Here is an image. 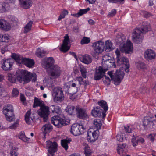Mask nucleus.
Here are the masks:
<instances>
[{
    "instance_id": "69168bd1",
    "label": "nucleus",
    "mask_w": 156,
    "mask_h": 156,
    "mask_svg": "<svg viewBox=\"0 0 156 156\" xmlns=\"http://www.w3.org/2000/svg\"><path fill=\"white\" fill-rule=\"evenodd\" d=\"M3 108H8V109L9 110L11 109V110H14L12 105L10 104H8L5 105L4 107Z\"/></svg>"
},
{
    "instance_id": "a878e982",
    "label": "nucleus",
    "mask_w": 156,
    "mask_h": 156,
    "mask_svg": "<svg viewBox=\"0 0 156 156\" xmlns=\"http://www.w3.org/2000/svg\"><path fill=\"white\" fill-rule=\"evenodd\" d=\"M23 62V64L25 65L27 67L29 68L32 67L35 64L34 62L33 59L26 58H24Z\"/></svg>"
},
{
    "instance_id": "aec40b11",
    "label": "nucleus",
    "mask_w": 156,
    "mask_h": 156,
    "mask_svg": "<svg viewBox=\"0 0 156 156\" xmlns=\"http://www.w3.org/2000/svg\"><path fill=\"white\" fill-rule=\"evenodd\" d=\"M144 56L146 59L149 61L154 59L156 56V54L153 51L148 49L145 51Z\"/></svg>"
},
{
    "instance_id": "603ef678",
    "label": "nucleus",
    "mask_w": 156,
    "mask_h": 156,
    "mask_svg": "<svg viewBox=\"0 0 156 156\" xmlns=\"http://www.w3.org/2000/svg\"><path fill=\"white\" fill-rule=\"evenodd\" d=\"M19 138L23 141L27 142V141L28 138L25 136L24 133L21 132L19 135Z\"/></svg>"
},
{
    "instance_id": "1a4fd4ad",
    "label": "nucleus",
    "mask_w": 156,
    "mask_h": 156,
    "mask_svg": "<svg viewBox=\"0 0 156 156\" xmlns=\"http://www.w3.org/2000/svg\"><path fill=\"white\" fill-rule=\"evenodd\" d=\"M76 116L79 119L85 120L88 117L86 110L79 106L76 107Z\"/></svg>"
},
{
    "instance_id": "ddd939ff",
    "label": "nucleus",
    "mask_w": 156,
    "mask_h": 156,
    "mask_svg": "<svg viewBox=\"0 0 156 156\" xmlns=\"http://www.w3.org/2000/svg\"><path fill=\"white\" fill-rule=\"evenodd\" d=\"M21 73L23 75V76L19 77L18 79L19 80L20 83L23 80L25 83H27L29 82L31 80L33 76V73L28 72L26 70H23Z\"/></svg>"
},
{
    "instance_id": "c03bdc74",
    "label": "nucleus",
    "mask_w": 156,
    "mask_h": 156,
    "mask_svg": "<svg viewBox=\"0 0 156 156\" xmlns=\"http://www.w3.org/2000/svg\"><path fill=\"white\" fill-rule=\"evenodd\" d=\"M18 148L12 147L10 150V154L11 156H18V153L17 152Z\"/></svg>"
},
{
    "instance_id": "680f3d73",
    "label": "nucleus",
    "mask_w": 156,
    "mask_h": 156,
    "mask_svg": "<svg viewBox=\"0 0 156 156\" xmlns=\"http://www.w3.org/2000/svg\"><path fill=\"white\" fill-rule=\"evenodd\" d=\"M156 136L155 134H151L148 135V138L150 139V140L152 142L154 141V137Z\"/></svg>"
},
{
    "instance_id": "b1692460",
    "label": "nucleus",
    "mask_w": 156,
    "mask_h": 156,
    "mask_svg": "<svg viewBox=\"0 0 156 156\" xmlns=\"http://www.w3.org/2000/svg\"><path fill=\"white\" fill-rule=\"evenodd\" d=\"M80 59L82 62L87 64L91 63L92 61L91 56L87 54L82 55Z\"/></svg>"
},
{
    "instance_id": "423d86ee",
    "label": "nucleus",
    "mask_w": 156,
    "mask_h": 156,
    "mask_svg": "<svg viewBox=\"0 0 156 156\" xmlns=\"http://www.w3.org/2000/svg\"><path fill=\"white\" fill-rule=\"evenodd\" d=\"M53 95L54 98L57 101L61 102L64 99V95L62 88L60 87H55L53 90Z\"/></svg>"
},
{
    "instance_id": "e433bc0d",
    "label": "nucleus",
    "mask_w": 156,
    "mask_h": 156,
    "mask_svg": "<svg viewBox=\"0 0 156 156\" xmlns=\"http://www.w3.org/2000/svg\"><path fill=\"white\" fill-rule=\"evenodd\" d=\"M33 21H30L24 27V33H27L30 31L31 29V27Z\"/></svg>"
},
{
    "instance_id": "37998d69",
    "label": "nucleus",
    "mask_w": 156,
    "mask_h": 156,
    "mask_svg": "<svg viewBox=\"0 0 156 156\" xmlns=\"http://www.w3.org/2000/svg\"><path fill=\"white\" fill-rule=\"evenodd\" d=\"M84 154L86 156H90L92 151L88 145H86L84 147Z\"/></svg>"
},
{
    "instance_id": "c756f323",
    "label": "nucleus",
    "mask_w": 156,
    "mask_h": 156,
    "mask_svg": "<svg viewBox=\"0 0 156 156\" xmlns=\"http://www.w3.org/2000/svg\"><path fill=\"white\" fill-rule=\"evenodd\" d=\"M105 51L107 52H109L114 49L113 44L110 40H107L105 42Z\"/></svg>"
},
{
    "instance_id": "0eeeda50",
    "label": "nucleus",
    "mask_w": 156,
    "mask_h": 156,
    "mask_svg": "<svg viewBox=\"0 0 156 156\" xmlns=\"http://www.w3.org/2000/svg\"><path fill=\"white\" fill-rule=\"evenodd\" d=\"M46 147L48 148V154L49 156H54L55 153L56 152L57 150L58 144L56 142H52L51 141H48L46 142Z\"/></svg>"
},
{
    "instance_id": "3c124183",
    "label": "nucleus",
    "mask_w": 156,
    "mask_h": 156,
    "mask_svg": "<svg viewBox=\"0 0 156 156\" xmlns=\"http://www.w3.org/2000/svg\"><path fill=\"white\" fill-rule=\"evenodd\" d=\"M90 10V9L89 8H87L86 9H80L78 12L79 16H80L83 14L86 13Z\"/></svg>"
},
{
    "instance_id": "58836bf2",
    "label": "nucleus",
    "mask_w": 156,
    "mask_h": 156,
    "mask_svg": "<svg viewBox=\"0 0 156 156\" xmlns=\"http://www.w3.org/2000/svg\"><path fill=\"white\" fill-rule=\"evenodd\" d=\"M9 7V5L4 2H0V11L1 12H5Z\"/></svg>"
},
{
    "instance_id": "7c9ffc66",
    "label": "nucleus",
    "mask_w": 156,
    "mask_h": 156,
    "mask_svg": "<svg viewBox=\"0 0 156 156\" xmlns=\"http://www.w3.org/2000/svg\"><path fill=\"white\" fill-rule=\"evenodd\" d=\"M76 107L74 106H68L66 108V112L70 115H76Z\"/></svg>"
},
{
    "instance_id": "6e6d98bb",
    "label": "nucleus",
    "mask_w": 156,
    "mask_h": 156,
    "mask_svg": "<svg viewBox=\"0 0 156 156\" xmlns=\"http://www.w3.org/2000/svg\"><path fill=\"white\" fill-rule=\"evenodd\" d=\"M125 0H108L110 3H119L121 4L124 3Z\"/></svg>"
},
{
    "instance_id": "bf43d9fd",
    "label": "nucleus",
    "mask_w": 156,
    "mask_h": 156,
    "mask_svg": "<svg viewBox=\"0 0 156 156\" xmlns=\"http://www.w3.org/2000/svg\"><path fill=\"white\" fill-rule=\"evenodd\" d=\"M116 13V10L115 9H113L108 13V16L110 17H113L115 15Z\"/></svg>"
},
{
    "instance_id": "0e129e2a",
    "label": "nucleus",
    "mask_w": 156,
    "mask_h": 156,
    "mask_svg": "<svg viewBox=\"0 0 156 156\" xmlns=\"http://www.w3.org/2000/svg\"><path fill=\"white\" fill-rule=\"evenodd\" d=\"M144 16L145 18H147L152 16V14L149 12L144 11Z\"/></svg>"
},
{
    "instance_id": "a211bd4d",
    "label": "nucleus",
    "mask_w": 156,
    "mask_h": 156,
    "mask_svg": "<svg viewBox=\"0 0 156 156\" xmlns=\"http://www.w3.org/2000/svg\"><path fill=\"white\" fill-rule=\"evenodd\" d=\"M0 29L2 30L7 31L11 29L9 23L5 20H0Z\"/></svg>"
},
{
    "instance_id": "4be33fe9",
    "label": "nucleus",
    "mask_w": 156,
    "mask_h": 156,
    "mask_svg": "<svg viewBox=\"0 0 156 156\" xmlns=\"http://www.w3.org/2000/svg\"><path fill=\"white\" fill-rule=\"evenodd\" d=\"M55 60L53 57H48L45 59L44 62V67L48 69L51 67L54 63Z\"/></svg>"
},
{
    "instance_id": "6e6552de",
    "label": "nucleus",
    "mask_w": 156,
    "mask_h": 156,
    "mask_svg": "<svg viewBox=\"0 0 156 156\" xmlns=\"http://www.w3.org/2000/svg\"><path fill=\"white\" fill-rule=\"evenodd\" d=\"M85 127L81 124H74L71 127V132L75 136L82 134L84 133Z\"/></svg>"
},
{
    "instance_id": "9b49d317",
    "label": "nucleus",
    "mask_w": 156,
    "mask_h": 156,
    "mask_svg": "<svg viewBox=\"0 0 156 156\" xmlns=\"http://www.w3.org/2000/svg\"><path fill=\"white\" fill-rule=\"evenodd\" d=\"M1 68L5 71L10 70L12 69L13 63V60L11 58H3L1 62Z\"/></svg>"
},
{
    "instance_id": "6ab92c4d",
    "label": "nucleus",
    "mask_w": 156,
    "mask_h": 156,
    "mask_svg": "<svg viewBox=\"0 0 156 156\" xmlns=\"http://www.w3.org/2000/svg\"><path fill=\"white\" fill-rule=\"evenodd\" d=\"M115 41L117 44L119 45L120 46H122V45L125 44V36L122 33L116 35Z\"/></svg>"
},
{
    "instance_id": "a19ab883",
    "label": "nucleus",
    "mask_w": 156,
    "mask_h": 156,
    "mask_svg": "<svg viewBox=\"0 0 156 156\" xmlns=\"http://www.w3.org/2000/svg\"><path fill=\"white\" fill-rule=\"evenodd\" d=\"M16 76L13 74L9 73L7 78V80L12 83H14L16 82Z\"/></svg>"
},
{
    "instance_id": "e2e57ef3",
    "label": "nucleus",
    "mask_w": 156,
    "mask_h": 156,
    "mask_svg": "<svg viewBox=\"0 0 156 156\" xmlns=\"http://www.w3.org/2000/svg\"><path fill=\"white\" fill-rule=\"evenodd\" d=\"M18 125V122L16 121L13 124L12 126H9V128L11 129H14L16 127H17Z\"/></svg>"
},
{
    "instance_id": "5fc2aeb1",
    "label": "nucleus",
    "mask_w": 156,
    "mask_h": 156,
    "mask_svg": "<svg viewBox=\"0 0 156 156\" xmlns=\"http://www.w3.org/2000/svg\"><path fill=\"white\" fill-rule=\"evenodd\" d=\"M111 59V57L109 56L108 55L106 54L102 57V63L105 62Z\"/></svg>"
},
{
    "instance_id": "8fccbe9b",
    "label": "nucleus",
    "mask_w": 156,
    "mask_h": 156,
    "mask_svg": "<svg viewBox=\"0 0 156 156\" xmlns=\"http://www.w3.org/2000/svg\"><path fill=\"white\" fill-rule=\"evenodd\" d=\"M126 144H118V147L117 148V152L119 154H121V152L123 151V149L126 147Z\"/></svg>"
},
{
    "instance_id": "5701e85b",
    "label": "nucleus",
    "mask_w": 156,
    "mask_h": 156,
    "mask_svg": "<svg viewBox=\"0 0 156 156\" xmlns=\"http://www.w3.org/2000/svg\"><path fill=\"white\" fill-rule=\"evenodd\" d=\"M3 113L5 115L6 119L8 121L12 122L15 119V118L14 114V110H10L5 113Z\"/></svg>"
},
{
    "instance_id": "9d476101",
    "label": "nucleus",
    "mask_w": 156,
    "mask_h": 156,
    "mask_svg": "<svg viewBox=\"0 0 156 156\" xmlns=\"http://www.w3.org/2000/svg\"><path fill=\"white\" fill-rule=\"evenodd\" d=\"M38 112L39 115L43 118L44 121L46 122L50 114L49 108L45 105L42 106L38 110Z\"/></svg>"
},
{
    "instance_id": "c85d7f7f",
    "label": "nucleus",
    "mask_w": 156,
    "mask_h": 156,
    "mask_svg": "<svg viewBox=\"0 0 156 156\" xmlns=\"http://www.w3.org/2000/svg\"><path fill=\"white\" fill-rule=\"evenodd\" d=\"M44 105L43 101L39 99L38 98L35 97L33 105L34 108H35L37 106H40V108H41L42 106H43Z\"/></svg>"
},
{
    "instance_id": "79ce46f5",
    "label": "nucleus",
    "mask_w": 156,
    "mask_h": 156,
    "mask_svg": "<svg viewBox=\"0 0 156 156\" xmlns=\"http://www.w3.org/2000/svg\"><path fill=\"white\" fill-rule=\"evenodd\" d=\"M80 69L82 77L85 78L87 77V70L83 65L80 66Z\"/></svg>"
},
{
    "instance_id": "f03ea898",
    "label": "nucleus",
    "mask_w": 156,
    "mask_h": 156,
    "mask_svg": "<svg viewBox=\"0 0 156 156\" xmlns=\"http://www.w3.org/2000/svg\"><path fill=\"white\" fill-rule=\"evenodd\" d=\"M115 53L116 55L117 62L118 65L120 66L125 71L128 73L129 71V64L127 58L122 56L120 54V52L118 49H117Z\"/></svg>"
},
{
    "instance_id": "dca6fc26",
    "label": "nucleus",
    "mask_w": 156,
    "mask_h": 156,
    "mask_svg": "<svg viewBox=\"0 0 156 156\" xmlns=\"http://www.w3.org/2000/svg\"><path fill=\"white\" fill-rule=\"evenodd\" d=\"M98 135L96 131H92L89 129L87 132V139L90 142L95 141L98 138Z\"/></svg>"
},
{
    "instance_id": "39448f33",
    "label": "nucleus",
    "mask_w": 156,
    "mask_h": 156,
    "mask_svg": "<svg viewBox=\"0 0 156 156\" xmlns=\"http://www.w3.org/2000/svg\"><path fill=\"white\" fill-rule=\"evenodd\" d=\"M52 124L58 128L61 127L63 126H65L69 123V122L61 118L58 116H54L51 119Z\"/></svg>"
},
{
    "instance_id": "473e14b6",
    "label": "nucleus",
    "mask_w": 156,
    "mask_h": 156,
    "mask_svg": "<svg viewBox=\"0 0 156 156\" xmlns=\"http://www.w3.org/2000/svg\"><path fill=\"white\" fill-rule=\"evenodd\" d=\"M153 124V122L151 120V119L150 117H146L144 119L143 121V125L145 127L148 126L150 127V126Z\"/></svg>"
},
{
    "instance_id": "bb28decb",
    "label": "nucleus",
    "mask_w": 156,
    "mask_h": 156,
    "mask_svg": "<svg viewBox=\"0 0 156 156\" xmlns=\"http://www.w3.org/2000/svg\"><path fill=\"white\" fill-rule=\"evenodd\" d=\"M114 60L111 59L105 62L102 63V67L103 68H107L108 69V68L112 67L114 65Z\"/></svg>"
},
{
    "instance_id": "864d4df0",
    "label": "nucleus",
    "mask_w": 156,
    "mask_h": 156,
    "mask_svg": "<svg viewBox=\"0 0 156 156\" xmlns=\"http://www.w3.org/2000/svg\"><path fill=\"white\" fill-rule=\"evenodd\" d=\"M19 94V92L18 89L16 88H14L13 89L12 95L13 97H17Z\"/></svg>"
},
{
    "instance_id": "f8f14e48",
    "label": "nucleus",
    "mask_w": 156,
    "mask_h": 156,
    "mask_svg": "<svg viewBox=\"0 0 156 156\" xmlns=\"http://www.w3.org/2000/svg\"><path fill=\"white\" fill-rule=\"evenodd\" d=\"M61 68L58 66L55 65L52 67L50 71V75L53 78L59 77L61 73Z\"/></svg>"
},
{
    "instance_id": "cd10ccee",
    "label": "nucleus",
    "mask_w": 156,
    "mask_h": 156,
    "mask_svg": "<svg viewBox=\"0 0 156 156\" xmlns=\"http://www.w3.org/2000/svg\"><path fill=\"white\" fill-rule=\"evenodd\" d=\"M52 129L51 125L49 124H47L44 125L42 128V129L44 136H45L47 133L50 132Z\"/></svg>"
},
{
    "instance_id": "4468645a",
    "label": "nucleus",
    "mask_w": 156,
    "mask_h": 156,
    "mask_svg": "<svg viewBox=\"0 0 156 156\" xmlns=\"http://www.w3.org/2000/svg\"><path fill=\"white\" fill-rule=\"evenodd\" d=\"M108 70L107 68H103L102 66H99L94 74V79L95 80H98L105 76L106 71Z\"/></svg>"
},
{
    "instance_id": "c9c22d12",
    "label": "nucleus",
    "mask_w": 156,
    "mask_h": 156,
    "mask_svg": "<svg viewBox=\"0 0 156 156\" xmlns=\"http://www.w3.org/2000/svg\"><path fill=\"white\" fill-rule=\"evenodd\" d=\"M50 109L53 113L59 114L61 112L60 108L58 106L51 105L50 106Z\"/></svg>"
},
{
    "instance_id": "2eb2a0df",
    "label": "nucleus",
    "mask_w": 156,
    "mask_h": 156,
    "mask_svg": "<svg viewBox=\"0 0 156 156\" xmlns=\"http://www.w3.org/2000/svg\"><path fill=\"white\" fill-rule=\"evenodd\" d=\"M91 114L95 117L102 116V118H104L106 116L105 112L98 107L94 108L91 111Z\"/></svg>"
},
{
    "instance_id": "412c9836",
    "label": "nucleus",
    "mask_w": 156,
    "mask_h": 156,
    "mask_svg": "<svg viewBox=\"0 0 156 156\" xmlns=\"http://www.w3.org/2000/svg\"><path fill=\"white\" fill-rule=\"evenodd\" d=\"M122 47L126 53H129L133 50V44L130 40H127L126 44H124Z\"/></svg>"
},
{
    "instance_id": "4c0bfd02",
    "label": "nucleus",
    "mask_w": 156,
    "mask_h": 156,
    "mask_svg": "<svg viewBox=\"0 0 156 156\" xmlns=\"http://www.w3.org/2000/svg\"><path fill=\"white\" fill-rule=\"evenodd\" d=\"M93 124L94 127L98 130L100 129L102 125V124L100 119H96L94 120L93 122Z\"/></svg>"
},
{
    "instance_id": "13d9d810",
    "label": "nucleus",
    "mask_w": 156,
    "mask_h": 156,
    "mask_svg": "<svg viewBox=\"0 0 156 156\" xmlns=\"http://www.w3.org/2000/svg\"><path fill=\"white\" fill-rule=\"evenodd\" d=\"M136 136L133 135L131 139V142L132 143L134 147L137 145L138 144L137 140H136Z\"/></svg>"
},
{
    "instance_id": "052dcab7",
    "label": "nucleus",
    "mask_w": 156,
    "mask_h": 156,
    "mask_svg": "<svg viewBox=\"0 0 156 156\" xmlns=\"http://www.w3.org/2000/svg\"><path fill=\"white\" fill-rule=\"evenodd\" d=\"M104 76L105 77V80L103 81V82L105 84L109 85L110 83V80L109 78L106 76L105 75Z\"/></svg>"
},
{
    "instance_id": "72a5a7b5",
    "label": "nucleus",
    "mask_w": 156,
    "mask_h": 156,
    "mask_svg": "<svg viewBox=\"0 0 156 156\" xmlns=\"http://www.w3.org/2000/svg\"><path fill=\"white\" fill-rule=\"evenodd\" d=\"M72 140L71 139H63L61 141L62 146L66 150L68 148V144L70 143Z\"/></svg>"
},
{
    "instance_id": "20e7f679",
    "label": "nucleus",
    "mask_w": 156,
    "mask_h": 156,
    "mask_svg": "<svg viewBox=\"0 0 156 156\" xmlns=\"http://www.w3.org/2000/svg\"><path fill=\"white\" fill-rule=\"evenodd\" d=\"M92 47L94 51L91 52L90 54L94 57H96L104 51V44L103 42L99 41L93 43Z\"/></svg>"
},
{
    "instance_id": "49530a36",
    "label": "nucleus",
    "mask_w": 156,
    "mask_h": 156,
    "mask_svg": "<svg viewBox=\"0 0 156 156\" xmlns=\"http://www.w3.org/2000/svg\"><path fill=\"white\" fill-rule=\"evenodd\" d=\"M137 68L139 69H144L147 68L146 65L143 62H139L136 63Z\"/></svg>"
},
{
    "instance_id": "f704fd0d",
    "label": "nucleus",
    "mask_w": 156,
    "mask_h": 156,
    "mask_svg": "<svg viewBox=\"0 0 156 156\" xmlns=\"http://www.w3.org/2000/svg\"><path fill=\"white\" fill-rule=\"evenodd\" d=\"M76 84L75 83H73L72 84V87H69L68 90L69 93L73 94L77 91V88L76 87Z\"/></svg>"
},
{
    "instance_id": "393cba45",
    "label": "nucleus",
    "mask_w": 156,
    "mask_h": 156,
    "mask_svg": "<svg viewBox=\"0 0 156 156\" xmlns=\"http://www.w3.org/2000/svg\"><path fill=\"white\" fill-rule=\"evenodd\" d=\"M21 5L23 8L28 9L32 5V1L31 0H19Z\"/></svg>"
},
{
    "instance_id": "f3484780",
    "label": "nucleus",
    "mask_w": 156,
    "mask_h": 156,
    "mask_svg": "<svg viewBox=\"0 0 156 156\" xmlns=\"http://www.w3.org/2000/svg\"><path fill=\"white\" fill-rule=\"evenodd\" d=\"M64 39L63 41L62 44L60 48V50L63 52L65 53L68 51L70 49V47L68 46L69 41V37L67 34L64 37Z\"/></svg>"
},
{
    "instance_id": "a18cd8bd",
    "label": "nucleus",
    "mask_w": 156,
    "mask_h": 156,
    "mask_svg": "<svg viewBox=\"0 0 156 156\" xmlns=\"http://www.w3.org/2000/svg\"><path fill=\"white\" fill-rule=\"evenodd\" d=\"M31 110L28 111L26 113L25 116V119L26 122V123L27 124H30L31 123V121L30 119V116L31 114Z\"/></svg>"
},
{
    "instance_id": "de8ad7c7",
    "label": "nucleus",
    "mask_w": 156,
    "mask_h": 156,
    "mask_svg": "<svg viewBox=\"0 0 156 156\" xmlns=\"http://www.w3.org/2000/svg\"><path fill=\"white\" fill-rule=\"evenodd\" d=\"M46 53V52L43 50L38 49L36 52V55L39 57H42Z\"/></svg>"
},
{
    "instance_id": "2f4dec72",
    "label": "nucleus",
    "mask_w": 156,
    "mask_h": 156,
    "mask_svg": "<svg viewBox=\"0 0 156 156\" xmlns=\"http://www.w3.org/2000/svg\"><path fill=\"white\" fill-rule=\"evenodd\" d=\"M10 37L7 34L0 35V42H8L10 40Z\"/></svg>"
},
{
    "instance_id": "ea45409f",
    "label": "nucleus",
    "mask_w": 156,
    "mask_h": 156,
    "mask_svg": "<svg viewBox=\"0 0 156 156\" xmlns=\"http://www.w3.org/2000/svg\"><path fill=\"white\" fill-rule=\"evenodd\" d=\"M98 105L101 106L104 110V112H106L108 109V107L107 103L104 101L102 100L98 102Z\"/></svg>"
},
{
    "instance_id": "4d7b16f0",
    "label": "nucleus",
    "mask_w": 156,
    "mask_h": 156,
    "mask_svg": "<svg viewBox=\"0 0 156 156\" xmlns=\"http://www.w3.org/2000/svg\"><path fill=\"white\" fill-rule=\"evenodd\" d=\"M24 59V58L22 56L20 55L19 56V57H17L16 60V61L20 64L23 63V61Z\"/></svg>"
},
{
    "instance_id": "7ed1b4c3",
    "label": "nucleus",
    "mask_w": 156,
    "mask_h": 156,
    "mask_svg": "<svg viewBox=\"0 0 156 156\" xmlns=\"http://www.w3.org/2000/svg\"><path fill=\"white\" fill-rule=\"evenodd\" d=\"M113 72L112 71H108V74L109 75L112 79L114 81V84L116 85H119L122 80L125 73L124 72L121 70L120 69L117 70L114 75H113Z\"/></svg>"
},
{
    "instance_id": "774afa93",
    "label": "nucleus",
    "mask_w": 156,
    "mask_h": 156,
    "mask_svg": "<svg viewBox=\"0 0 156 156\" xmlns=\"http://www.w3.org/2000/svg\"><path fill=\"white\" fill-rule=\"evenodd\" d=\"M20 55L19 54H17L15 53H12L11 55V57L14 59L15 60L16 59L17 57H19V56Z\"/></svg>"
},
{
    "instance_id": "338daca9",
    "label": "nucleus",
    "mask_w": 156,
    "mask_h": 156,
    "mask_svg": "<svg viewBox=\"0 0 156 156\" xmlns=\"http://www.w3.org/2000/svg\"><path fill=\"white\" fill-rule=\"evenodd\" d=\"M76 79V80L79 82V83L80 85H82V83L83 81V79L82 77L79 76L77 77Z\"/></svg>"
},
{
    "instance_id": "f257e3e1",
    "label": "nucleus",
    "mask_w": 156,
    "mask_h": 156,
    "mask_svg": "<svg viewBox=\"0 0 156 156\" xmlns=\"http://www.w3.org/2000/svg\"><path fill=\"white\" fill-rule=\"evenodd\" d=\"M151 30L149 24L146 22H143L142 26L139 29H136L133 33L132 40L135 44H140L143 39V36L142 33H146Z\"/></svg>"
},
{
    "instance_id": "09e8293b",
    "label": "nucleus",
    "mask_w": 156,
    "mask_h": 156,
    "mask_svg": "<svg viewBox=\"0 0 156 156\" xmlns=\"http://www.w3.org/2000/svg\"><path fill=\"white\" fill-rule=\"evenodd\" d=\"M90 40L89 38L84 37L81 41V44L82 45L87 44L90 42Z\"/></svg>"
}]
</instances>
